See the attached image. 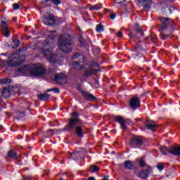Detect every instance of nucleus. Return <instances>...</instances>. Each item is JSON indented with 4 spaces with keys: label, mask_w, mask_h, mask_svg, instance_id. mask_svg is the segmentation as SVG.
I'll use <instances>...</instances> for the list:
<instances>
[{
    "label": "nucleus",
    "mask_w": 180,
    "mask_h": 180,
    "mask_svg": "<svg viewBox=\"0 0 180 180\" xmlns=\"http://www.w3.org/2000/svg\"><path fill=\"white\" fill-rule=\"evenodd\" d=\"M174 11H175V7H174L172 4L162 8V13L163 15H166V16L171 15Z\"/></svg>",
    "instance_id": "ddd939ff"
},
{
    "label": "nucleus",
    "mask_w": 180,
    "mask_h": 180,
    "mask_svg": "<svg viewBox=\"0 0 180 180\" xmlns=\"http://www.w3.org/2000/svg\"><path fill=\"white\" fill-rule=\"evenodd\" d=\"M117 37H123V32H118V33L116 34Z\"/></svg>",
    "instance_id": "a19ab883"
},
{
    "label": "nucleus",
    "mask_w": 180,
    "mask_h": 180,
    "mask_svg": "<svg viewBox=\"0 0 180 180\" xmlns=\"http://www.w3.org/2000/svg\"><path fill=\"white\" fill-rule=\"evenodd\" d=\"M57 126H60V122H58V123H57Z\"/></svg>",
    "instance_id": "5fc2aeb1"
},
{
    "label": "nucleus",
    "mask_w": 180,
    "mask_h": 180,
    "mask_svg": "<svg viewBox=\"0 0 180 180\" xmlns=\"http://www.w3.org/2000/svg\"><path fill=\"white\" fill-rule=\"evenodd\" d=\"M51 0H44V2H50Z\"/></svg>",
    "instance_id": "603ef678"
},
{
    "label": "nucleus",
    "mask_w": 180,
    "mask_h": 180,
    "mask_svg": "<svg viewBox=\"0 0 180 180\" xmlns=\"http://www.w3.org/2000/svg\"><path fill=\"white\" fill-rule=\"evenodd\" d=\"M89 11H99V9H102V4H96L94 6H90L89 8Z\"/></svg>",
    "instance_id": "a878e982"
},
{
    "label": "nucleus",
    "mask_w": 180,
    "mask_h": 180,
    "mask_svg": "<svg viewBox=\"0 0 180 180\" xmlns=\"http://www.w3.org/2000/svg\"><path fill=\"white\" fill-rule=\"evenodd\" d=\"M82 95L86 101H95L96 97L86 91H82Z\"/></svg>",
    "instance_id": "4be33fe9"
},
{
    "label": "nucleus",
    "mask_w": 180,
    "mask_h": 180,
    "mask_svg": "<svg viewBox=\"0 0 180 180\" xmlns=\"http://www.w3.org/2000/svg\"><path fill=\"white\" fill-rule=\"evenodd\" d=\"M52 3H53L54 5H60V4H61V0H53Z\"/></svg>",
    "instance_id": "58836bf2"
},
{
    "label": "nucleus",
    "mask_w": 180,
    "mask_h": 180,
    "mask_svg": "<svg viewBox=\"0 0 180 180\" xmlns=\"http://www.w3.org/2000/svg\"><path fill=\"white\" fill-rule=\"evenodd\" d=\"M139 167H141V168H144V167L147 165L146 164V159L144 158H141V159H139Z\"/></svg>",
    "instance_id": "c85d7f7f"
},
{
    "label": "nucleus",
    "mask_w": 180,
    "mask_h": 180,
    "mask_svg": "<svg viewBox=\"0 0 180 180\" xmlns=\"http://www.w3.org/2000/svg\"><path fill=\"white\" fill-rule=\"evenodd\" d=\"M146 127L148 130H151L152 131H155L158 129V125L155 124H147Z\"/></svg>",
    "instance_id": "b1692460"
},
{
    "label": "nucleus",
    "mask_w": 180,
    "mask_h": 180,
    "mask_svg": "<svg viewBox=\"0 0 180 180\" xmlns=\"http://www.w3.org/2000/svg\"><path fill=\"white\" fill-rule=\"evenodd\" d=\"M58 131H61V129H49L48 133H51L50 135L53 136L54 133H57Z\"/></svg>",
    "instance_id": "72a5a7b5"
},
{
    "label": "nucleus",
    "mask_w": 180,
    "mask_h": 180,
    "mask_svg": "<svg viewBox=\"0 0 180 180\" xmlns=\"http://www.w3.org/2000/svg\"><path fill=\"white\" fill-rule=\"evenodd\" d=\"M160 150L163 155H167V153H168L172 155H179L180 157V146H172L170 148H167V146H162Z\"/></svg>",
    "instance_id": "423d86ee"
},
{
    "label": "nucleus",
    "mask_w": 180,
    "mask_h": 180,
    "mask_svg": "<svg viewBox=\"0 0 180 180\" xmlns=\"http://www.w3.org/2000/svg\"><path fill=\"white\" fill-rule=\"evenodd\" d=\"M1 94L4 98H9L12 94L11 93V89L9 88L5 87L2 89Z\"/></svg>",
    "instance_id": "5701e85b"
},
{
    "label": "nucleus",
    "mask_w": 180,
    "mask_h": 180,
    "mask_svg": "<svg viewBox=\"0 0 180 180\" xmlns=\"http://www.w3.org/2000/svg\"><path fill=\"white\" fill-rule=\"evenodd\" d=\"M42 53L51 63H57L58 61H60V56L56 53H51V51L49 49H42Z\"/></svg>",
    "instance_id": "6e6552de"
},
{
    "label": "nucleus",
    "mask_w": 180,
    "mask_h": 180,
    "mask_svg": "<svg viewBox=\"0 0 180 180\" xmlns=\"http://www.w3.org/2000/svg\"><path fill=\"white\" fill-rule=\"evenodd\" d=\"M79 63H81V61H79V62L75 61L72 63L75 70H82V66H79Z\"/></svg>",
    "instance_id": "c756f323"
},
{
    "label": "nucleus",
    "mask_w": 180,
    "mask_h": 180,
    "mask_svg": "<svg viewBox=\"0 0 180 180\" xmlns=\"http://www.w3.org/2000/svg\"><path fill=\"white\" fill-rule=\"evenodd\" d=\"M75 133L77 134V137L82 139L84 137V129H82V126H77L75 128Z\"/></svg>",
    "instance_id": "412c9836"
},
{
    "label": "nucleus",
    "mask_w": 180,
    "mask_h": 180,
    "mask_svg": "<svg viewBox=\"0 0 180 180\" xmlns=\"http://www.w3.org/2000/svg\"><path fill=\"white\" fill-rule=\"evenodd\" d=\"M79 43H81V44H84V43H85V40H84V38L82 37H79Z\"/></svg>",
    "instance_id": "79ce46f5"
},
{
    "label": "nucleus",
    "mask_w": 180,
    "mask_h": 180,
    "mask_svg": "<svg viewBox=\"0 0 180 180\" xmlns=\"http://www.w3.org/2000/svg\"><path fill=\"white\" fill-rule=\"evenodd\" d=\"M49 98H50V95L47 94V93L39 94L38 96V99L39 101H47L49 100Z\"/></svg>",
    "instance_id": "393cba45"
},
{
    "label": "nucleus",
    "mask_w": 180,
    "mask_h": 180,
    "mask_svg": "<svg viewBox=\"0 0 180 180\" xmlns=\"http://www.w3.org/2000/svg\"><path fill=\"white\" fill-rule=\"evenodd\" d=\"M13 41L15 47H19V45L20 44V41H19V39H15Z\"/></svg>",
    "instance_id": "e433bc0d"
},
{
    "label": "nucleus",
    "mask_w": 180,
    "mask_h": 180,
    "mask_svg": "<svg viewBox=\"0 0 180 180\" xmlns=\"http://www.w3.org/2000/svg\"><path fill=\"white\" fill-rule=\"evenodd\" d=\"M13 9L14 11H18V9H20V6L18 4H13Z\"/></svg>",
    "instance_id": "4c0bfd02"
},
{
    "label": "nucleus",
    "mask_w": 180,
    "mask_h": 180,
    "mask_svg": "<svg viewBox=\"0 0 180 180\" xmlns=\"http://www.w3.org/2000/svg\"><path fill=\"white\" fill-rule=\"evenodd\" d=\"M72 1H75V2H78V0H72Z\"/></svg>",
    "instance_id": "6e6d98bb"
},
{
    "label": "nucleus",
    "mask_w": 180,
    "mask_h": 180,
    "mask_svg": "<svg viewBox=\"0 0 180 180\" xmlns=\"http://www.w3.org/2000/svg\"><path fill=\"white\" fill-rule=\"evenodd\" d=\"M129 36L136 43L140 42V37L144 36V32L140 29H135L130 31Z\"/></svg>",
    "instance_id": "9d476101"
},
{
    "label": "nucleus",
    "mask_w": 180,
    "mask_h": 180,
    "mask_svg": "<svg viewBox=\"0 0 180 180\" xmlns=\"http://www.w3.org/2000/svg\"><path fill=\"white\" fill-rule=\"evenodd\" d=\"M88 180H95V177L91 176V177L89 178Z\"/></svg>",
    "instance_id": "de8ad7c7"
},
{
    "label": "nucleus",
    "mask_w": 180,
    "mask_h": 180,
    "mask_svg": "<svg viewBox=\"0 0 180 180\" xmlns=\"http://www.w3.org/2000/svg\"><path fill=\"white\" fill-rule=\"evenodd\" d=\"M127 0H116L117 4L120 5V4H123V2H126Z\"/></svg>",
    "instance_id": "37998d69"
},
{
    "label": "nucleus",
    "mask_w": 180,
    "mask_h": 180,
    "mask_svg": "<svg viewBox=\"0 0 180 180\" xmlns=\"http://www.w3.org/2000/svg\"><path fill=\"white\" fill-rule=\"evenodd\" d=\"M158 20L160 24L157 25L158 30L160 32V39L162 40H167L169 37L174 36V30H175V23L169 18L159 17Z\"/></svg>",
    "instance_id": "f257e3e1"
},
{
    "label": "nucleus",
    "mask_w": 180,
    "mask_h": 180,
    "mask_svg": "<svg viewBox=\"0 0 180 180\" xmlns=\"http://www.w3.org/2000/svg\"><path fill=\"white\" fill-rule=\"evenodd\" d=\"M59 49L63 53H71L72 51V41L70 36L68 35H62L59 39Z\"/></svg>",
    "instance_id": "f03ea898"
},
{
    "label": "nucleus",
    "mask_w": 180,
    "mask_h": 180,
    "mask_svg": "<svg viewBox=\"0 0 180 180\" xmlns=\"http://www.w3.org/2000/svg\"><path fill=\"white\" fill-rule=\"evenodd\" d=\"M5 10H2V11L4 12Z\"/></svg>",
    "instance_id": "0e129e2a"
},
{
    "label": "nucleus",
    "mask_w": 180,
    "mask_h": 180,
    "mask_svg": "<svg viewBox=\"0 0 180 180\" xmlns=\"http://www.w3.org/2000/svg\"><path fill=\"white\" fill-rule=\"evenodd\" d=\"M115 18H116V14L115 13H112L110 14V18L113 20V19H115Z\"/></svg>",
    "instance_id": "ea45409f"
},
{
    "label": "nucleus",
    "mask_w": 180,
    "mask_h": 180,
    "mask_svg": "<svg viewBox=\"0 0 180 180\" xmlns=\"http://www.w3.org/2000/svg\"><path fill=\"white\" fill-rule=\"evenodd\" d=\"M44 25L47 26H52L56 23V17L53 15H49L44 19Z\"/></svg>",
    "instance_id": "4468645a"
},
{
    "label": "nucleus",
    "mask_w": 180,
    "mask_h": 180,
    "mask_svg": "<svg viewBox=\"0 0 180 180\" xmlns=\"http://www.w3.org/2000/svg\"><path fill=\"white\" fill-rule=\"evenodd\" d=\"M100 168L99 167H98V165H91L90 166V172L91 174H94V172H98V171H99Z\"/></svg>",
    "instance_id": "bb28decb"
},
{
    "label": "nucleus",
    "mask_w": 180,
    "mask_h": 180,
    "mask_svg": "<svg viewBox=\"0 0 180 180\" xmlns=\"http://www.w3.org/2000/svg\"><path fill=\"white\" fill-rule=\"evenodd\" d=\"M150 172H151V168L149 167L148 169L141 171L139 172V176L140 178H141V179H146V178H148Z\"/></svg>",
    "instance_id": "a211bd4d"
},
{
    "label": "nucleus",
    "mask_w": 180,
    "mask_h": 180,
    "mask_svg": "<svg viewBox=\"0 0 180 180\" xmlns=\"http://www.w3.org/2000/svg\"><path fill=\"white\" fill-rule=\"evenodd\" d=\"M135 120H136V122H141L142 119H141V118H140V119H135Z\"/></svg>",
    "instance_id": "09e8293b"
},
{
    "label": "nucleus",
    "mask_w": 180,
    "mask_h": 180,
    "mask_svg": "<svg viewBox=\"0 0 180 180\" xmlns=\"http://www.w3.org/2000/svg\"><path fill=\"white\" fill-rule=\"evenodd\" d=\"M141 106L140 98L137 96H134L129 100V108L132 109V110H136V109H139Z\"/></svg>",
    "instance_id": "9b49d317"
},
{
    "label": "nucleus",
    "mask_w": 180,
    "mask_h": 180,
    "mask_svg": "<svg viewBox=\"0 0 180 180\" xmlns=\"http://www.w3.org/2000/svg\"><path fill=\"white\" fill-rule=\"evenodd\" d=\"M59 180H63V178H60Z\"/></svg>",
    "instance_id": "680f3d73"
},
{
    "label": "nucleus",
    "mask_w": 180,
    "mask_h": 180,
    "mask_svg": "<svg viewBox=\"0 0 180 180\" xmlns=\"http://www.w3.org/2000/svg\"><path fill=\"white\" fill-rule=\"evenodd\" d=\"M138 3L141 6H143L144 9H150L153 4V0H138Z\"/></svg>",
    "instance_id": "dca6fc26"
},
{
    "label": "nucleus",
    "mask_w": 180,
    "mask_h": 180,
    "mask_svg": "<svg viewBox=\"0 0 180 180\" xmlns=\"http://www.w3.org/2000/svg\"><path fill=\"white\" fill-rule=\"evenodd\" d=\"M51 91H53V92L55 94H60V89H58V88H53V89H48L46 91V92H51Z\"/></svg>",
    "instance_id": "f704fd0d"
},
{
    "label": "nucleus",
    "mask_w": 180,
    "mask_h": 180,
    "mask_svg": "<svg viewBox=\"0 0 180 180\" xmlns=\"http://www.w3.org/2000/svg\"><path fill=\"white\" fill-rule=\"evenodd\" d=\"M149 39H150V40H151L153 43H156V42H157V39H156L155 38H153V37H150Z\"/></svg>",
    "instance_id": "c03bdc74"
},
{
    "label": "nucleus",
    "mask_w": 180,
    "mask_h": 180,
    "mask_svg": "<svg viewBox=\"0 0 180 180\" xmlns=\"http://www.w3.org/2000/svg\"><path fill=\"white\" fill-rule=\"evenodd\" d=\"M71 115L74 118H70L68 124L64 128V130H67L68 131H72V130L75 129V126H77V124H82L81 119L78 118L79 117V113L74 112H72Z\"/></svg>",
    "instance_id": "20e7f679"
},
{
    "label": "nucleus",
    "mask_w": 180,
    "mask_h": 180,
    "mask_svg": "<svg viewBox=\"0 0 180 180\" xmlns=\"http://www.w3.org/2000/svg\"><path fill=\"white\" fill-rule=\"evenodd\" d=\"M54 39H56V36H53L52 37H49L48 39L44 41L43 46L45 47H48V49H53V44L54 43Z\"/></svg>",
    "instance_id": "f3484780"
},
{
    "label": "nucleus",
    "mask_w": 180,
    "mask_h": 180,
    "mask_svg": "<svg viewBox=\"0 0 180 180\" xmlns=\"http://www.w3.org/2000/svg\"><path fill=\"white\" fill-rule=\"evenodd\" d=\"M79 57H81L82 58H84V56H82V54L75 53V55H73L72 59V60H77V58H79Z\"/></svg>",
    "instance_id": "473e14b6"
},
{
    "label": "nucleus",
    "mask_w": 180,
    "mask_h": 180,
    "mask_svg": "<svg viewBox=\"0 0 180 180\" xmlns=\"http://www.w3.org/2000/svg\"><path fill=\"white\" fill-rule=\"evenodd\" d=\"M51 79L59 85H63L68 82L67 75L63 72L52 74Z\"/></svg>",
    "instance_id": "0eeeda50"
},
{
    "label": "nucleus",
    "mask_w": 180,
    "mask_h": 180,
    "mask_svg": "<svg viewBox=\"0 0 180 180\" xmlns=\"http://www.w3.org/2000/svg\"><path fill=\"white\" fill-rule=\"evenodd\" d=\"M1 27H2V34L4 37H9L11 36V29L9 28L8 26V22L2 20L1 21Z\"/></svg>",
    "instance_id": "f8f14e48"
},
{
    "label": "nucleus",
    "mask_w": 180,
    "mask_h": 180,
    "mask_svg": "<svg viewBox=\"0 0 180 180\" xmlns=\"http://www.w3.org/2000/svg\"><path fill=\"white\" fill-rule=\"evenodd\" d=\"M41 176H44V174H42Z\"/></svg>",
    "instance_id": "e2e57ef3"
},
{
    "label": "nucleus",
    "mask_w": 180,
    "mask_h": 180,
    "mask_svg": "<svg viewBox=\"0 0 180 180\" xmlns=\"http://www.w3.org/2000/svg\"><path fill=\"white\" fill-rule=\"evenodd\" d=\"M8 157H10V158H15V157H16V152L11 150L8 153Z\"/></svg>",
    "instance_id": "2f4dec72"
},
{
    "label": "nucleus",
    "mask_w": 180,
    "mask_h": 180,
    "mask_svg": "<svg viewBox=\"0 0 180 180\" xmlns=\"http://www.w3.org/2000/svg\"><path fill=\"white\" fill-rule=\"evenodd\" d=\"M115 121L120 123L121 129L123 130H126L127 129V126H126V120L122 116L117 115L115 117Z\"/></svg>",
    "instance_id": "2eb2a0df"
},
{
    "label": "nucleus",
    "mask_w": 180,
    "mask_h": 180,
    "mask_svg": "<svg viewBox=\"0 0 180 180\" xmlns=\"http://www.w3.org/2000/svg\"><path fill=\"white\" fill-rule=\"evenodd\" d=\"M2 129H4V127L0 126V130H2Z\"/></svg>",
    "instance_id": "864d4df0"
},
{
    "label": "nucleus",
    "mask_w": 180,
    "mask_h": 180,
    "mask_svg": "<svg viewBox=\"0 0 180 180\" xmlns=\"http://www.w3.org/2000/svg\"><path fill=\"white\" fill-rule=\"evenodd\" d=\"M96 30L98 33H101V32H103V25L101 23L97 25V26L96 27Z\"/></svg>",
    "instance_id": "7c9ffc66"
},
{
    "label": "nucleus",
    "mask_w": 180,
    "mask_h": 180,
    "mask_svg": "<svg viewBox=\"0 0 180 180\" xmlns=\"http://www.w3.org/2000/svg\"><path fill=\"white\" fill-rule=\"evenodd\" d=\"M123 165L125 169H129L131 171V169H134L135 164L131 160H126L124 162Z\"/></svg>",
    "instance_id": "aec40b11"
},
{
    "label": "nucleus",
    "mask_w": 180,
    "mask_h": 180,
    "mask_svg": "<svg viewBox=\"0 0 180 180\" xmlns=\"http://www.w3.org/2000/svg\"><path fill=\"white\" fill-rule=\"evenodd\" d=\"M26 70L29 72L30 75H32L33 77H41V75H44L46 73V69L44 68L41 64L26 66L24 68V71Z\"/></svg>",
    "instance_id": "7ed1b4c3"
},
{
    "label": "nucleus",
    "mask_w": 180,
    "mask_h": 180,
    "mask_svg": "<svg viewBox=\"0 0 180 180\" xmlns=\"http://www.w3.org/2000/svg\"><path fill=\"white\" fill-rule=\"evenodd\" d=\"M49 126H52V125H51V122H49Z\"/></svg>",
    "instance_id": "bf43d9fd"
},
{
    "label": "nucleus",
    "mask_w": 180,
    "mask_h": 180,
    "mask_svg": "<svg viewBox=\"0 0 180 180\" xmlns=\"http://www.w3.org/2000/svg\"><path fill=\"white\" fill-rule=\"evenodd\" d=\"M20 117H25V113L20 112Z\"/></svg>",
    "instance_id": "49530a36"
},
{
    "label": "nucleus",
    "mask_w": 180,
    "mask_h": 180,
    "mask_svg": "<svg viewBox=\"0 0 180 180\" xmlns=\"http://www.w3.org/2000/svg\"><path fill=\"white\" fill-rule=\"evenodd\" d=\"M31 32H32V33H33V34H34V31H31Z\"/></svg>",
    "instance_id": "4d7b16f0"
},
{
    "label": "nucleus",
    "mask_w": 180,
    "mask_h": 180,
    "mask_svg": "<svg viewBox=\"0 0 180 180\" xmlns=\"http://www.w3.org/2000/svg\"><path fill=\"white\" fill-rule=\"evenodd\" d=\"M23 63L22 56L18 52L13 53L11 57H8L7 64L9 67H19Z\"/></svg>",
    "instance_id": "39448f33"
},
{
    "label": "nucleus",
    "mask_w": 180,
    "mask_h": 180,
    "mask_svg": "<svg viewBox=\"0 0 180 180\" xmlns=\"http://www.w3.org/2000/svg\"><path fill=\"white\" fill-rule=\"evenodd\" d=\"M157 168L158 170L162 171V169H164V168H165V166L164 165H162V163H158L157 165Z\"/></svg>",
    "instance_id": "c9c22d12"
},
{
    "label": "nucleus",
    "mask_w": 180,
    "mask_h": 180,
    "mask_svg": "<svg viewBox=\"0 0 180 180\" xmlns=\"http://www.w3.org/2000/svg\"><path fill=\"white\" fill-rule=\"evenodd\" d=\"M2 63H3V65L5 64V62L4 61H2Z\"/></svg>",
    "instance_id": "13d9d810"
},
{
    "label": "nucleus",
    "mask_w": 180,
    "mask_h": 180,
    "mask_svg": "<svg viewBox=\"0 0 180 180\" xmlns=\"http://www.w3.org/2000/svg\"><path fill=\"white\" fill-rule=\"evenodd\" d=\"M16 20H17V18H13V22H16Z\"/></svg>",
    "instance_id": "8fccbe9b"
},
{
    "label": "nucleus",
    "mask_w": 180,
    "mask_h": 180,
    "mask_svg": "<svg viewBox=\"0 0 180 180\" xmlns=\"http://www.w3.org/2000/svg\"><path fill=\"white\" fill-rule=\"evenodd\" d=\"M79 79L81 80L82 82H84V81L82 80V78L81 77V76L79 77Z\"/></svg>",
    "instance_id": "3c124183"
},
{
    "label": "nucleus",
    "mask_w": 180,
    "mask_h": 180,
    "mask_svg": "<svg viewBox=\"0 0 180 180\" xmlns=\"http://www.w3.org/2000/svg\"><path fill=\"white\" fill-rule=\"evenodd\" d=\"M94 84H96V85H99V80L95 79H94Z\"/></svg>",
    "instance_id": "a18cd8bd"
},
{
    "label": "nucleus",
    "mask_w": 180,
    "mask_h": 180,
    "mask_svg": "<svg viewBox=\"0 0 180 180\" xmlns=\"http://www.w3.org/2000/svg\"><path fill=\"white\" fill-rule=\"evenodd\" d=\"M19 70H20V71H22L21 68H19Z\"/></svg>",
    "instance_id": "052dcab7"
},
{
    "label": "nucleus",
    "mask_w": 180,
    "mask_h": 180,
    "mask_svg": "<svg viewBox=\"0 0 180 180\" xmlns=\"http://www.w3.org/2000/svg\"><path fill=\"white\" fill-rule=\"evenodd\" d=\"M98 73V70L96 69H92V68H88L86 69L84 72V77H91V75H95Z\"/></svg>",
    "instance_id": "6ab92c4d"
},
{
    "label": "nucleus",
    "mask_w": 180,
    "mask_h": 180,
    "mask_svg": "<svg viewBox=\"0 0 180 180\" xmlns=\"http://www.w3.org/2000/svg\"><path fill=\"white\" fill-rule=\"evenodd\" d=\"M143 144H144V139L140 136H134L131 138L129 141V146L132 147V148H139V147H141Z\"/></svg>",
    "instance_id": "1a4fd4ad"
},
{
    "label": "nucleus",
    "mask_w": 180,
    "mask_h": 180,
    "mask_svg": "<svg viewBox=\"0 0 180 180\" xmlns=\"http://www.w3.org/2000/svg\"><path fill=\"white\" fill-rule=\"evenodd\" d=\"M12 83V79H8V78H3L0 80V84L1 85H5L6 84H11Z\"/></svg>",
    "instance_id": "cd10ccee"
}]
</instances>
